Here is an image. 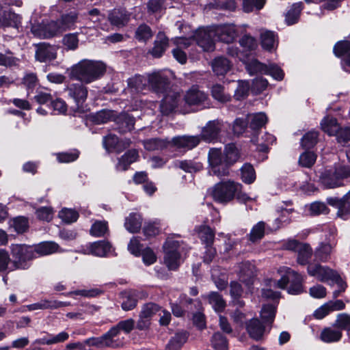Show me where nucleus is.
I'll return each instance as SVG.
<instances>
[{
  "label": "nucleus",
  "instance_id": "f257e3e1",
  "mask_svg": "<svg viewBox=\"0 0 350 350\" xmlns=\"http://www.w3.org/2000/svg\"><path fill=\"white\" fill-rule=\"evenodd\" d=\"M105 71L106 66L102 62L83 59L71 67L69 77L88 84L99 79Z\"/></svg>",
  "mask_w": 350,
  "mask_h": 350
},
{
  "label": "nucleus",
  "instance_id": "f03ea898",
  "mask_svg": "<svg viewBox=\"0 0 350 350\" xmlns=\"http://www.w3.org/2000/svg\"><path fill=\"white\" fill-rule=\"evenodd\" d=\"M242 187L234 181H221L215 184L209 189L213 200L220 203H228L235 198L236 192Z\"/></svg>",
  "mask_w": 350,
  "mask_h": 350
},
{
  "label": "nucleus",
  "instance_id": "7ed1b4c3",
  "mask_svg": "<svg viewBox=\"0 0 350 350\" xmlns=\"http://www.w3.org/2000/svg\"><path fill=\"white\" fill-rule=\"evenodd\" d=\"M14 269H26L29 267V261L36 257L33 248L24 244H12L10 246Z\"/></svg>",
  "mask_w": 350,
  "mask_h": 350
},
{
  "label": "nucleus",
  "instance_id": "20e7f679",
  "mask_svg": "<svg viewBox=\"0 0 350 350\" xmlns=\"http://www.w3.org/2000/svg\"><path fill=\"white\" fill-rule=\"evenodd\" d=\"M350 176V169L345 166L340 167L334 172L326 171L321 176V181L327 189H334L343 186V178Z\"/></svg>",
  "mask_w": 350,
  "mask_h": 350
},
{
  "label": "nucleus",
  "instance_id": "39448f33",
  "mask_svg": "<svg viewBox=\"0 0 350 350\" xmlns=\"http://www.w3.org/2000/svg\"><path fill=\"white\" fill-rule=\"evenodd\" d=\"M179 246V242L172 239H167L163 245L164 263L169 270H176L180 265Z\"/></svg>",
  "mask_w": 350,
  "mask_h": 350
},
{
  "label": "nucleus",
  "instance_id": "423d86ee",
  "mask_svg": "<svg viewBox=\"0 0 350 350\" xmlns=\"http://www.w3.org/2000/svg\"><path fill=\"white\" fill-rule=\"evenodd\" d=\"M208 161L211 167V174L217 176L228 175V167H227L225 159L222 157L221 149H210L208 154Z\"/></svg>",
  "mask_w": 350,
  "mask_h": 350
},
{
  "label": "nucleus",
  "instance_id": "0eeeda50",
  "mask_svg": "<svg viewBox=\"0 0 350 350\" xmlns=\"http://www.w3.org/2000/svg\"><path fill=\"white\" fill-rule=\"evenodd\" d=\"M215 38L213 27L200 28L193 35L196 43L204 51H213L215 49Z\"/></svg>",
  "mask_w": 350,
  "mask_h": 350
},
{
  "label": "nucleus",
  "instance_id": "6e6552de",
  "mask_svg": "<svg viewBox=\"0 0 350 350\" xmlns=\"http://www.w3.org/2000/svg\"><path fill=\"white\" fill-rule=\"evenodd\" d=\"M31 33L34 36L39 38H50L60 33L55 21H51L48 23L34 24L31 28Z\"/></svg>",
  "mask_w": 350,
  "mask_h": 350
},
{
  "label": "nucleus",
  "instance_id": "1a4fd4ad",
  "mask_svg": "<svg viewBox=\"0 0 350 350\" xmlns=\"http://www.w3.org/2000/svg\"><path fill=\"white\" fill-rule=\"evenodd\" d=\"M148 88L157 94H164L169 88V80L160 72H154L147 76Z\"/></svg>",
  "mask_w": 350,
  "mask_h": 350
},
{
  "label": "nucleus",
  "instance_id": "9d476101",
  "mask_svg": "<svg viewBox=\"0 0 350 350\" xmlns=\"http://www.w3.org/2000/svg\"><path fill=\"white\" fill-rule=\"evenodd\" d=\"M85 344L88 346H92L97 348H118L121 346L122 342L112 336L109 330L105 334L99 337H92L85 340Z\"/></svg>",
  "mask_w": 350,
  "mask_h": 350
},
{
  "label": "nucleus",
  "instance_id": "9b49d317",
  "mask_svg": "<svg viewBox=\"0 0 350 350\" xmlns=\"http://www.w3.org/2000/svg\"><path fill=\"white\" fill-rule=\"evenodd\" d=\"M66 91L68 96L74 100L78 107L81 106L87 99L88 88L83 83H72L67 85Z\"/></svg>",
  "mask_w": 350,
  "mask_h": 350
},
{
  "label": "nucleus",
  "instance_id": "f8f14e48",
  "mask_svg": "<svg viewBox=\"0 0 350 350\" xmlns=\"http://www.w3.org/2000/svg\"><path fill=\"white\" fill-rule=\"evenodd\" d=\"M307 271L310 275L316 278L322 282H329L335 272L328 267L322 266L319 264H309Z\"/></svg>",
  "mask_w": 350,
  "mask_h": 350
},
{
  "label": "nucleus",
  "instance_id": "ddd939ff",
  "mask_svg": "<svg viewBox=\"0 0 350 350\" xmlns=\"http://www.w3.org/2000/svg\"><path fill=\"white\" fill-rule=\"evenodd\" d=\"M35 58L40 62L52 61L57 57V48L42 42L36 45Z\"/></svg>",
  "mask_w": 350,
  "mask_h": 350
},
{
  "label": "nucleus",
  "instance_id": "4468645a",
  "mask_svg": "<svg viewBox=\"0 0 350 350\" xmlns=\"http://www.w3.org/2000/svg\"><path fill=\"white\" fill-rule=\"evenodd\" d=\"M215 37L219 40L230 43L232 42L237 36V31L233 25L225 24L213 27Z\"/></svg>",
  "mask_w": 350,
  "mask_h": 350
},
{
  "label": "nucleus",
  "instance_id": "2eb2a0df",
  "mask_svg": "<svg viewBox=\"0 0 350 350\" xmlns=\"http://www.w3.org/2000/svg\"><path fill=\"white\" fill-rule=\"evenodd\" d=\"M239 278L248 288H250L254 282L255 276V267L250 262H243L239 265Z\"/></svg>",
  "mask_w": 350,
  "mask_h": 350
},
{
  "label": "nucleus",
  "instance_id": "dca6fc26",
  "mask_svg": "<svg viewBox=\"0 0 350 350\" xmlns=\"http://www.w3.org/2000/svg\"><path fill=\"white\" fill-rule=\"evenodd\" d=\"M222 124L218 120L209 121L203 127L201 133V138L208 142L216 139L221 130Z\"/></svg>",
  "mask_w": 350,
  "mask_h": 350
},
{
  "label": "nucleus",
  "instance_id": "f3484780",
  "mask_svg": "<svg viewBox=\"0 0 350 350\" xmlns=\"http://www.w3.org/2000/svg\"><path fill=\"white\" fill-rule=\"evenodd\" d=\"M327 203L338 209L337 216L344 220L349 218L350 215V201L343 200L339 198H329Z\"/></svg>",
  "mask_w": 350,
  "mask_h": 350
},
{
  "label": "nucleus",
  "instance_id": "a211bd4d",
  "mask_svg": "<svg viewBox=\"0 0 350 350\" xmlns=\"http://www.w3.org/2000/svg\"><path fill=\"white\" fill-rule=\"evenodd\" d=\"M207 98V94L195 86L189 89L185 96V100L189 105H200L204 104Z\"/></svg>",
  "mask_w": 350,
  "mask_h": 350
},
{
  "label": "nucleus",
  "instance_id": "6ab92c4d",
  "mask_svg": "<svg viewBox=\"0 0 350 350\" xmlns=\"http://www.w3.org/2000/svg\"><path fill=\"white\" fill-rule=\"evenodd\" d=\"M245 328L250 337L252 339L260 340L262 338L265 329L258 319H252L246 322Z\"/></svg>",
  "mask_w": 350,
  "mask_h": 350
},
{
  "label": "nucleus",
  "instance_id": "aec40b11",
  "mask_svg": "<svg viewBox=\"0 0 350 350\" xmlns=\"http://www.w3.org/2000/svg\"><path fill=\"white\" fill-rule=\"evenodd\" d=\"M111 24L118 27L125 26L130 20V14L123 9H114L108 16Z\"/></svg>",
  "mask_w": 350,
  "mask_h": 350
},
{
  "label": "nucleus",
  "instance_id": "412c9836",
  "mask_svg": "<svg viewBox=\"0 0 350 350\" xmlns=\"http://www.w3.org/2000/svg\"><path fill=\"white\" fill-rule=\"evenodd\" d=\"M286 273L290 275L291 285L288 288V293L292 295H298L304 291L302 285V276L295 271L287 268Z\"/></svg>",
  "mask_w": 350,
  "mask_h": 350
},
{
  "label": "nucleus",
  "instance_id": "4be33fe9",
  "mask_svg": "<svg viewBox=\"0 0 350 350\" xmlns=\"http://www.w3.org/2000/svg\"><path fill=\"white\" fill-rule=\"evenodd\" d=\"M169 45V40L163 32H159L154 42V46L150 53L156 58L162 56Z\"/></svg>",
  "mask_w": 350,
  "mask_h": 350
},
{
  "label": "nucleus",
  "instance_id": "5701e85b",
  "mask_svg": "<svg viewBox=\"0 0 350 350\" xmlns=\"http://www.w3.org/2000/svg\"><path fill=\"white\" fill-rule=\"evenodd\" d=\"M69 302L59 301L57 300L42 299L37 303L27 306L29 310L57 309L70 306Z\"/></svg>",
  "mask_w": 350,
  "mask_h": 350
},
{
  "label": "nucleus",
  "instance_id": "b1692460",
  "mask_svg": "<svg viewBox=\"0 0 350 350\" xmlns=\"http://www.w3.org/2000/svg\"><path fill=\"white\" fill-rule=\"evenodd\" d=\"M201 139L198 136H178L172 139L174 144L179 148L191 150L196 147Z\"/></svg>",
  "mask_w": 350,
  "mask_h": 350
},
{
  "label": "nucleus",
  "instance_id": "393cba45",
  "mask_svg": "<svg viewBox=\"0 0 350 350\" xmlns=\"http://www.w3.org/2000/svg\"><path fill=\"white\" fill-rule=\"evenodd\" d=\"M139 157L138 152L135 149L128 150L121 157L118 159V161L116 165L117 171H125L129 165L135 162Z\"/></svg>",
  "mask_w": 350,
  "mask_h": 350
},
{
  "label": "nucleus",
  "instance_id": "a878e982",
  "mask_svg": "<svg viewBox=\"0 0 350 350\" xmlns=\"http://www.w3.org/2000/svg\"><path fill=\"white\" fill-rule=\"evenodd\" d=\"M334 247V243H320L314 251L315 258L321 262L328 261L331 258Z\"/></svg>",
  "mask_w": 350,
  "mask_h": 350
},
{
  "label": "nucleus",
  "instance_id": "bb28decb",
  "mask_svg": "<svg viewBox=\"0 0 350 350\" xmlns=\"http://www.w3.org/2000/svg\"><path fill=\"white\" fill-rule=\"evenodd\" d=\"M68 338L69 334L66 332H62L57 335L49 334L42 338L36 339L34 343L41 345H51L64 342L67 340Z\"/></svg>",
  "mask_w": 350,
  "mask_h": 350
},
{
  "label": "nucleus",
  "instance_id": "cd10ccee",
  "mask_svg": "<svg viewBox=\"0 0 350 350\" xmlns=\"http://www.w3.org/2000/svg\"><path fill=\"white\" fill-rule=\"evenodd\" d=\"M178 95L173 92L166 95L160 104V111L163 115H169L174 111L178 105Z\"/></svg>",
  "mask_w": 350,
  "mask_h": 350
},
{
  "label": "nucleus",
  "instance_id": "c85d7f7f",
  "mask_svg": "<svg viewBox=\"0 0 350 350\" xmlns=\"http://www.w3.org/2000/svg\"><path fill=\"white\" fill-rule=\"evenodd\" d=\"M148 87L147 77L136 75L128 80V90L131 93H139Z\"/></svg>",
  "mask_w": 350,
  "mask_h": 350
},
{
  "label": "nucleus",
  "instance_id": "c756f323",
  "mask_svg": "<svg viewBox=\"0 0 350 350\" xmlns=\"http://www.w3.org/2000/svg\"><path fill=\"white\" fill-rule=\"evenodd\" d=\"M342 336L341 330L333 327H327L323 329L320 334V339L326 343L338 342Z\"/></svg>",
  "mask_w": 350,
  "mask_h": 350
},
{
  "label": "nucleus",
  "instance_id": "7c9ffc66",
  "mask_svg": "<svg viewBox=\"0 0 350 350\" xmlns=\"http://www.w3.org/2000/svg\"><path fill=\"white\" fill-rule=\"evenodd\" d=\"M77 14L75 12L62 15L60 19L55 21L59 32L62 33L71 28L77 23Z\"/></svg>",
  "mask_w": 350,
  "mask_h": 350
},
{
  "label": "nucleus",
  "instance_id": "2f4dec72",
  "mask_svg": "<svg viewBox=\"0 0 350 350\" xmlns=\"http://www.w3.org/2000/svg\"><path fill=\"white\" fill-rule=\"evenodd\" d=\"M260 42L264 49L271 51L277 45L276 35L273 31L262 30L260 33Z\"/></svg>",
  "mask_w": 350,
  "mask_h": 350
},
{
  "label": "nucleus",
  "instance_id": "473e14b6",
  "mask_svg": "<svg viewBox=\"0 0 350 350\" xmlns=\"http://www.w3.org/2000/svg\"><path fill=\"white\" fill-rule=\"evenodd\" d=\"M142 224V218L140 215L137 213H131L125 219L124 227L125 228L131 233L137 232Z\"/></svg>",
  "mask_w": 350,
  "mask_h": 350
},
{
  "label": "nucleus",
  "instance_id": "72a5a7b5",
  "mask_svg": "<svg viewBox=\"0 0 350 350\" xmlns=\"http://www.w3.org/2000/svg\"><path fill=\"white\" fill-rule=\"evenodd\" d=\"M211 66L217 75H224L230 69L231 64L228 59L218 57L213 60Z\"/></svg>",
  "mask_w": 350,
  "mask_h": 350
},
{
  "label": "nucleus",
  "instance_id": "f704fd0d",
  "mask_svg": "<svg viewBox=\"0 0 350 350\" xmlns=\"http://www.w3.org/2000/svg\"><path fill=\"white\" fill-rule=\"evenodd\" d=\"M174 166L189 173L199 172L203 167L200 162L194 160H178L174 162Z\"/></svg>",
  "mask_w": 350,
  "mask_h": 350
},
{
  "label": "nucleus",
  "instance_id": "c9c22d12",
  "mask_svg": "<svg viewBox=\"0 0 350 350\" xmlns=\"http://www.w3.org/2000/svg\"><path fill=\"white\" fill-rule=\"evenodd\" d=\"M110 243L105 241H98L91 244L90 253L94 256L103 257L111 252Z\"/></svg>",
  "mask_w": 350,
  "mask_h": 350
},
{
  "label": "nucleus",
  "instance_id": "e433bc0d",
  "mask_svg": "<svg viewBox=\"0 0 350 350\" xmlns=\"http://www.w3.org/2000/svg\"><path fill=\"white\" fill-rule=\"evenodd\" d=\"M188 333L185 331L179 332L170 339L166 347V350H179L186 342Z\"/></svg>",
  "mask_w": 350,
  "mask_h": 350
},
{
  "label": "nucleus",
  "instance_id": "4c0bfd02",
  "mask_svg": "<svg viewBox=\"0 0 350 350\" xmlns=\"http://www.w3.org/2000/svg\"><path fill=\"white\" fill-rule=\"evenodd\" d=\"M135 325V321L132 319H129L124 321H120L116 325L112 327L109 331L111 332L112 336L116 339L120 331H123L126 334L130 333Z\"/></svg>",
  "mask_w": 350,
  "mask_h": 350
},
{
  "label": "nucleus",
  "instance_id": "58836bf2",
  "mask_svg": "<svg viewBox=\"0 0 350 350\" xmlns=\"http://www.w3.org/2000/svg\"><path fill=\"white\" fill-rule=\"evenodd\" d=\"M246 119L250 127L253 130L262 127L267 121V117L264 113L249 114Z\"/></svg>",
  "mask_w": 350,
  "mask_h": 350
},
{
  "label": "nucleus",
  "instance_id": "ea45409f",
  "mask_svg": "<svg viewBox=\"0 0 350 350\" xmlns=\"http://www.w3.org/2000/svg\"><path fill=\"white\" fill-rule=\"evenodd\" d=\"M321 129L329 135H336L340 129L336 118L333 117H325L321 122Z\"/></svg>",
  "mask_w": 350,
  "mask_h": 350
},
{
  "label": "nucleus",
  "instance_id": "a19ab883",
  "mask_svg": "<svg viewBox=\"0 0 350 350\" xmlns=\"http://www.w3.org/2000/svg\"><path fill=\"white\" fill-rule=\"evenodd\" d=\"M59 245L55 242L46 241L36 245L33 249L34 254L36 253L40 256L51 254L57 251Z\"/></svg>",
  "mask_w": 350,
  "mask_h": 350
},
{
  "label": "nucleus",
  "instance_id": "79ce46f5",
  "mask_svg": "<svg viewBox=\"0 0 350 350\" xmlns=\"http://www.w3.org/2000/svg\"><path fill=\"white\" fill-rule=\"evenodd\" d=\"M297 253V261L299 265H309V260L312 255V250L309 244L303 243L300 247H299Z\"/></svg>",
  "mask_w": 350,
  "mask_h": 350
},
{
  "label": "nucleus",
  "instance_id": "37998d69",
  "mask_svg": "<svg viewBox=\"0 0 350 350\" xmlns=\"http://www.w3.org/2000/svg\"><path fill=\"white\" fill-rule=\"evenodd\" d=\"M1 18L3 27H14L18 29L21 25V18L19 15L12 12H5Z\"/></svg>",
  "mask_w": 350,
  "mask_h": 350
},
{
  "label": "nucleus",
  "instance_id": "c03bdc74",
  "mask_svg": "<svg viewBox=\"0 0 350 350\" xmlns=\"http://www.w3.org/2000/svg\"><path fill=\"white\" fill-rule=\"evenodd\" d=\"M303 9V4L301 2L294 3L286 14V22L290 25L297 22L301 11Z\"/></svg>",
  "mask_w": 350,
  "mask_h": 350
},
{
  "label": "nucleus",
  "instance_id": "a18cd8bd",
  "mask_svg": "<svg viewBox=\"0 0 350 350\" xmlns=\"http://www.w3.org/2000/svg\"><path fill=\"white\" fill-rule=\"evenodd\" d=\"M239 158V153L234 144H230L225 148V161L227 167L237 162Z\"/></svg>",
  "mask_w": 350,
  "mask_h": 350
},
{
  "label": "nucleus",
  "instance_id": "49530a36",
  "mask_svg": "<svg viewBox=\"0 0 350 350\" xmlns=\"http://www.w3.org/2000/svg\"><path fill=\"white\" fill-rule=\"evenodd\" d=\"M209 304L217 312L222 311L226 307V302L222 297L217 293L212 292L208 295Z\"/></svg>",
  "mask_w": 350,
  "mask_h": 350
},
{
  "label": "nucleus",
  "instance_id": "de8ad7c7",
  "mask_svg": "<svg viewBox=\"0 0 350 350\" xmlns=\"http://www.w3.org/2000/svg\"><path fill=\"white\" fill-rule=\"evenodd\" d=\"M333 326L341 331L350 332V314L345 312L338 314Z\"/></svg>",
  "mask_w": 350,
  "mask_h": 350
},
{
  "label": "nucleus",
  "instance_id": "09e8293b",
  "mask_svg": "<svg viewBox=\"0 0 350 350\" xmlns=\"http://www.w3.org/2000/svg\"><path fill=\"white\" fill-rule=\"evenodd\" d=\"M211 343L215 350H228V344L227 338L220 332H215L211 339Z\"/></svg>",
  "mask_w": 350,
  "mask_h": 350
},
{
  "label": "nucleus",
  "instance_id": "8fccbe9b",
  "mask_svg": "<svg viewBox=\"0 0 350 350\" xmlns=\"http://www.w3.org/2000/svg\"><path fill=\"white\" fill-rule=\"evenodd\" d=\"M124 300L122 304V308L125 311H129L137 306V293L134 291L126 292L124 293Z\"/></svg>",
  "mask_w": 350,
  "mask_h": 350
},
{
  "label": "nucleus",
  "instance_id": "3c124183",
  "mask_svg": "<svg viewBox=\"0 0 350 350\" xmlns=\"http://www.w3.org/2000/svg\"><path fill=\"white\" fill-rule=\"evenodd\" d=\"M10 226L14 228L16 232L23 233L29 228L28 219L23 216L16 217L12 220Z\"/></svg>",
  "mask_w": 350,
  "mask_h": 350
},
{
  "label": "nucleus",
  "instance_id": "603ef678",
  "mask_svg": "<svg viewBox=\"0 0 350 350\" xmlns=\"http://www.w3.org/2000/svg\"><path fill=\"white\" fill-rule=\"evenodd\" d=\"M246 69L251 75L258 73L265 74L267 70V65L260 62L257 59H252L247 64Z\"/></svg>",
  "mask_w": 350,
  "mask_h": 350
},
{
  "label": "nucleus",
  "instance_id": "864d4df0",
  "mask_svg": "<svg viewBox=\"0 0 350 350\" xmlns=\"http://www.w3.org/2000/svg\"><path fill=\"white\" fill-rule=\"evenodd\" d=\"M241 179L247 184L252 183L256 179V173L253 166L249 163H245L241 169Z\"/></svg>",
  "mask_w": 350,
  "mask_h": 350
},
{
  "label": "nucleus",
  "instance_id": "5fc2aeb1",
  "mask_svg": "<svg viewBox=\"0 0 350 350\" xmlns=\"http://www.w3.org/2000/svg\"><path fill=\"white\" fill-rule=\"evenodd\" d=\"M144 148L149 150H159L167 147V142L165 140L153 138L146 140L143 142Z\"/></svg>",
  "mask_w": 350,
  "mask_h": 350
},
{
  "label": "nucleus",
  "instance_id": "6e6d98bb",
  "mask_svg": "<svg viewBox=\"0 0 350 350\" xmlns=\"http://www.w3.org/2000/svg\"><path fill=\"white\" fill-rule=\"evenodd\" d=\"M90 234L96 237L105 236L108 232V224L105 221H96L90 228Z\"/></svg>",
  "mask_w": 350,
  "mask_h": 350
},
{
  "label": "nucleus",
  "instance_id": "4d7b16f0",
  "mask_svg": "<svg viewBox=\"0 0 350 350\" xmlns=\"http://www.w3.org/2000/svg\"><path fill=\"white\" fill-rule=\"evenodd\" d=\"M276 312V306L272 304L264 305L260 311V317L265 321L272 323Z\"/></svg>",
  "mask_w": 350,
  "mask_h": 350
},
{
  "label": "nucleus",
  "instance_id": "13d9d810",
  "mask_svg": "<svg viewBox=\"0 0 350 350\" xmlns=\"http://www.w3.org/2000/svg\"><path fill=\"white\" fill-rule=\"evenodd\" d=\"M201 241L207 246L213 245L215 238V233L212 229L206 226H201L199 231Z\"/></svg>",
  "mask_w": 350,
  "mask_h": 350
},
{
  "label": "nucleus",
  "instance_id": "bf43d9fd",
  "mask_svg": "<svg viewBox=\"0 0 350 350\" xmlns=\"http://www.w3.org/2000/svg\"><path fill=\"white\" fill-rule=\"evenodd\" d=\"M265 224L263 221H259L257 223L251 230L249 234V239L252 242L254 243L261 239L265 234Z\"/></svg>",
  "mask_w": 350,
  "mask_h": 350
},
{
  "label": "nucleus",
  "instance_id": "052dcab7",
  "mask_svg": "<svg viewBox=\"0 0 350 350\" xmlns=\"http://www.w3.org/2000/svg\"><path fill=\"white\" fill-rule=\"evenodd\" d=\"M211 94L215 100L221 103H226L230 100V96L226 94L224 87L219 84H215L212 87Z\"/></svg>",
  "mask_w": 350,
  "mask_h": 350
},
{
  "label": "nucleus",
  "instance_id": "680f3d73",
  "mask_svg": "<svg viewBox=\"0 0 350 350\" xmlns=\"http://www.w3.org/2000/svg\"><path fill=\"white\" fill-rule=\"evenodd\" d=\"M152 35L150 27L145 24L140 25L135 31V38L142 42H146L150 39Z\"/></svg>",
  "mask_w": 350,
  "mask_h": 350
},
{
  "label": "nucleus",
  "instance_id": "e2e57ef3",
  "mask_svg": "<svg viewBox=\"0 0 350 350\" xmlns=\"http://www.w3.org/2000/svg\"><path fill=\"white\" fill-rule=\"evenodd\" d=\"M318 133L316 131H310L306 133L301 140V145L304 148H311L317 142Z\"/></svg>",
  "mask_w": 350,
  "mask_h": 350
},
{
  "label": "nucleus",
  "instance_id": "0e129e2a",
  "mask_svg": "<svg viewBox=\"0 0 350 350\" xmlns=\"http://www.w3.org/2000/svg\"><path fill=\"white\" fill-rule=\"evenodd\" d=\"M317 156L313 152L307 151L299 156V163L304 167H310L315 163Z\"/></svg>",
  "mask_w": 350,
  "mask_h": 350
},
{
  "label": "nucleus",
  "instance_id": "69168bd1",
  "mask_svg": "<svg viewBox=\"0 0 350 350\" xmlns=\"http://www.w3.org/2000/svg\"><path fill=\"white\" fill-rule=\"evenodd\" d=\"M59 217L65 223L70 224L77 220L79 214L75 210L65 208L59 213Z\"/></svg>",
  "mask_w": 350,
  "mask_h": 350
},
{
  "label": "nucleus",
  "instance_id": "338daca9",
  "mask_svg": "<svg viewBox=\"0 0 350 350\" xmlns=\"http://www.w3.org/2000/svg\"><path fill=\"white\" fill-rule=\"evenodd\" d=\"M18 62V59L12 55L10 51H6V53H0V66L11 67L16 66Z\"/></svg>",
  "mask_w": 350,
  "mask_h": 350
},
{
  "label": "nucleus",
  "instance_id": "774afa93",
  "mask_svg": "<svg viewBox=\"0 0 350 350\" xmlns=\"http://www.w3.org/2000/svg\"><path fill=\"white\" fill-rule=\"evenodd\" d=\"M79 155V152L77 150L56 154L57 159L59 163H70L75 161L78 159Z\"/></svg>",
  "mask_w": 350,
  "mask_h": 350
}]
</instances>
